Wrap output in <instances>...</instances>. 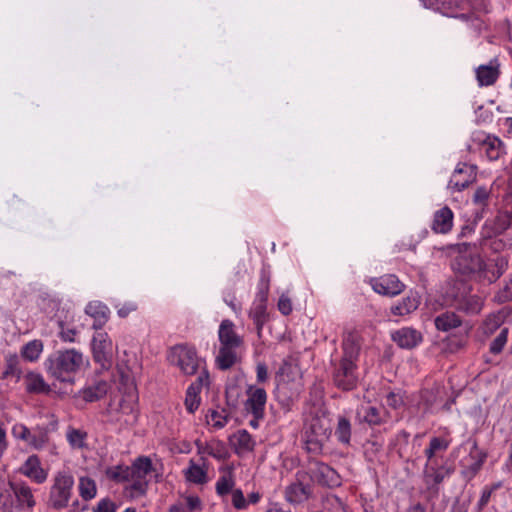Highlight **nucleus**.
Listing matches in <instances>:
<instances>
[{"instance_id": "nucleus-51", "label": "nucleus", "mask_w": 512, "mask_h": 512, "mask_svg": "<svg viewBox=\"0 0 512 512\" xmlns=\"http://www.w3.org/2000/svg\"><path fill=\"white\" fill-rule=\"evenodd\" d=\"M93 512H116V505L109 498L101 499Z\"/></svg>"}, {"instance_id": "nucleus-21", "label": "nucleus", "mask_w": 512, "mask_h": 512, "mask_svg": "<svg viewBox=\"0 0 512 512\" xmlns=\"http://www.w3.org/2000/svg\"><path fill=\"white\" fill-rule=\"evenodd\" d=\"M360 349L361 346L358 341V335L356 333L349 332L342 342L343 355L340 360L356 363L359 358Z\"/></svg>"}, {"instance_id": "nucleus-31", "label": "nucleus", "mask_w": 512, "mask_h": 512, "mask_svg": "<svg viewBox=\"0 0 512 512\" xmlns=\"http://www.w3.org/2000/svg\"><path fill=\"white\" fill-rule=\"evenodd\" d=\"M235 349V347H220L216 357V363L219 369L228 370L236 363L237 355Z\"/></svg>"}, {"instance_id": "nucleus-41", "label": "nucleus", "mask_w": 512, "mask_h": 512, "mask_svg": "<svg viewBox=\"0 0 512 512\" xmlns=\"http://www.w3.org/2000/svg\"><path fill=\"white\" fill-rule=\"evenodd\" d=\"M186 478L195 484H204L207 481V473L204 469L191 461V465L186 471Z\"/></svg>"}, {"instance_id": "nucleus-55", "label": "nucleus", "mask_w": 512, "mask_h": 512, "mask_svg": "<svg viewBox=\"0 0 512 512\" xmlns=\"http://www.w3.org/2000/svg\"><path fill=\"white\" fill-rule=\"evenodd\" d=\"M429 445L436 453H438L440 451H446L449 447V442L440 437H433L431 438Z\"/></svg>"}, {"instance_id": "nucleus-20", "label": "nucleus", "mask_w": 512, "mask_h": 512, "mask_svg": "<svg viewBox=\"0 0 512 512\" xmlns=\"http://www.w3.org/2000/svg\"><path fill=\"white\" fill-rule=\"evenodd\" d=\"M110 388L111 386L107 381L99 380L84 387L80 394L85 402L92 403L104 398Z\"/></svg>"}, {"instance_id": "nucleus-36", "label": "nucleus", "mask_w": 512, "mask_h": 512, "mask_svg": "<svg viewBox=\"0 0 512 512\" xmlns=\"http://www.w3.org/2000/svg\"><path fill=\"white\" fill-rule=\"evenodd\" d=\"M79 494L85 501H89L96 496L97 487L95 481L90 477H81L79 479Z\"/></svg>"}, {"instance_id": "nucleus-18", "label": "nucleus", "mask_w": 512, "mask_h": 512, "mask_svg": "<svg viewBox=\"0 0 512 512\" xmlns=\"http://www.w3.org/2000/svg\"><path fill=\"white\" fill-rule=\"evenodd\" d=\"M218 337L221 346L238 348L243 343L241 337L234 330V323L229 319L221 322Z\"/></svg>"}, {"instance_id": "nucleus-30", "label": "nucleus", "mask_w": 512, "mask_h": 512, "mask_svg": "<svg viewBox=\"0 0 512 512\" xmlns=\"http://www.w3.org/2000/svg\"><path fill=\"white\" fill-rule=\"evenodd\" d=\"M335 436L337 440L346 446L351 443L352 426L350 420L345 416H339L337 426L335 427Z\"/></svg>"}, {"instance_id": "nucleus-37", "label": "nucleus", "mask_w": 512, "mask_h": 512, "mask_svg": "<svg viewBox=\"0 0 512 512\" xmlns=\"http://www.w3.org/2000/svg\"><path fill=\"white\" fill-rule=\"evenodd\" d=\"M250 317L253 319L258 335L260 336L261 329L264 325V323L267 320V312H266V304L264 303V299L259 301L258 304H256L250 311Z\"/></svg>"}, {"instance_id": "nucleus-42", "label": "nucleus", "mask_w": 512, "mask_h": 512, "mask_svg": "<svg viewBox=\"0 0 512 512\" xmlns=\"http://www.w3.org/2000/svg\"><path fill=\"white\" fill-rule=\"evenodd\" d=\"M29 444L35 449H42L49 442V435L47 428L38 427L34 434L30 436Z\"/></svg>"}, {"instance_id": "nucleus-13", "label": "nucleus", "mask_w": 512, "mask_h": 512, "mask_svg": "<svg viewBox=\"0 0 512 512\" xmlns=\"http://www.w3.org/2000/svg\"><path fill=\"white\" fill-rule=\"evenodd\" d=\"M508 258L506 256H497L485 261V267L482 269L481 278L490 283L496 282L507 270Z\"/></svg>"}, {"instance_id": "nucleus-6", "label": "nucleus", "mask_w": 512, "mask_h": 512, "mask_svg": "<svg viewBox=\"0 0 512 512\" xmlns=\"http://www.w3.org/2000/svg\"><path fill=\"white\" fill-rule=\"evenodd\" d=\"M168 359L171 364L179 367L185 375H194L200 366L196 349L187 345L174 346Z\"/></svg>"}, {"instance_id": "nucleus-47", "label": "nucleus", "mask_w": 512, "mask_h": 512, "mask_svg": "<svg viewBox=\"0 0 512 512\" xmlns=\"http://www.w3.org/2000/svg\"><path fill=\"white\" fill-rule=\"evenodd\" d=\"M501 326V318L497 315L489 316L483 325V331L486 335L493 334Z\"/></svg>"}, {"instance_id": "nucleus-23", "label": "nucleus", "mask_w": 512, "mask_h": 512, "mask_svg": "<svg viewBox=\"0 0 512 512\" xmlns=\"http://www.w3.org/2000/svg\"><path fill=\"white\" fill-rule=\"evenodd\" d=\"M85 312L94 319L93 328L95 330L102 329L109 318V309L101 302H90L86 306Z\"/></svg>"}, {"instance_id": "nucleus-39", "label": "nucleus", "mask_w": 512, "mask_h": 512, "mask_svg": "<svg viewBox=\"0 0 512 512\" xmlns=\"http://www.w3.org/2000/svg\"><path fill=\"white\" fill-rule=\"evenodd\" d=\"M227 474L223 475L219 478V480L216 483V491L220 496L227 495L230 493L234 486V479H233V468L227 467Z\"/></svg>"}, {"instance_id": "nucleus-1", "label": "nucleus", "mask_w": 512, "mask_h": 512, "mask_svg": "<svg viewBox=\"0 0 512 512\" xmlns=\"http://www.w3.org/2000/svg\"><path fill=\"white\" fill-rule=\"evenodd\" d=\"M83 364V356L75 349L56 351L46 361L47 371L62 382H73V374Z\"/></svg>"}, {"instance_id": "nucleus-29", "label": "nucleus", "mask_w": 512, "mask_h": 512, "mask_svg": "<svg viewBox=\"0 0 512 512\" xmlns=\"http://www.w3.org/2000/svg\"><path fill=\"white\" fill-rule=\"evenodd\" d=\"M310 494V488L301 482L292 483L286 489V498L292 503H301L307 500Z\"/></svg>"}, {"instance_id": "nucleus-14", "label": "nucleus", "mask_w": 512, "mask_h": 512, "mask_svg": "<svg viewBox=\"0 0 512 512\" xmlns=\"http://www.w3.org/2000/svg\"><path fill=\"white\" fill-rule=\"evenodd\" d=\"M19 473L30 478L38 484L46 481L48 473L41 467L40 459L37 455H30L24 464L19 468Z\"/></svg>"}, {"instance_id": "nucleus-9", "label": "nucleus", "mask_w": 512, "mask_h": 512, "mask_svg": "<svg viewBox=\"0 0 512 512\" xmlns=\"http://www.w3.org/2000/svg\"><path fill=\"white\" fill-rule=\"evenodd\" d=\"M370 283L376 293L388 297L399 295L405 288V285L394 274L372 278Z\"/></svg>"}, {"instance_id": "nucleus-60", "label": "nucleus", "mask_w": 512, "mask_h": 512, "mask_svg": "<svg viewBox=\"0 0 512 512\" xmlns=\"http://www.w3.org/2000/svg\"><path fill=\"white\" fill-rule=\"evenodd\" d=\"M386 402L389 407L396 409L403 404V399L399 394L390 392L386 397Z\"/></svg>"}, {"instance_id": "nucleus-11", "label": "nucleus", "mask_w": 512, "mask_h": 512, "mask_svg": "<svg viewBox=\"0 0 512 512\" xmlns=\"http://www.w3.org/2000/svg\"><path fill=\"white\" fill-rule=\"evenodd\" d=\"M246 394L247 400L244 403V409L248 413L256 415L257 418L260 417L261 414H265V405L267 402L265 389L250 385L247 388Z\"/></svg>"}, {"instance_id": "nucleus-34", "label": "nucleus", "mask_w": 512, "mask_h": 512, "mask_svg": "<svg viewBox=\"0 0 512 512\" xmlns=\"http://www.w3.org/2000/svg\"><path fill=\"white\" fill-rule=\"evenodd\" d=\"M380 409L374 406H362L361 410L358 411V416L361 417V421L369 424L370 426L379 425L382 422L380 415Z\"/></svg>"}, {"instance_id": "nucleus-63", "label": "nucleus", "mask_w": 512, "mask_h": 512, "mask_svg": "<svg viewBox=\"0 0 512 512\" xmlns=\"http://www.w3.org/2000/svg\"><path fill=\"white\" fill-rule=\"evenodd\" d=\"M186 504L191 512L201 509V500L198 496H188L186 498Z\"/></svg>"}, {"instance_id": "nucleus-24", "label": "nucleus", "mask_w": 512, "mask_h": 512, "mask_svg": "<svg viewBox=\"0 0 512 512\" xmlns=\"http://www.w3.org/2000/svg\"><path fill=\"white\" fill-rule=\"evenodd\" d=\"M230 443L235 449V453L240 455L244 452H251L254 450L255 441L251 434L245 430H239L230 437Z\"/></svg>"}, {"instance_id": "nucleus-54", "label": "nucleus", "mask_w": 512, "mask_h": 512, "mask_svg": "<svg viewBox=\"0 0 512 512\" xmlns=\"http://www.w3.org/2000/svg\"><path fill=\"white\" fill-rule=\"evenodd\" d=\"M232 504L236 509H244L247 506L243 492L240 489L232 491Z\"/></svg>"}, {"instance_id": "nucleus-48", "label": "nucleus", "mask_w": 512, "mask_h": 512, "mask_svg": "<svg viewBox=\"0 0 512 512\" xmlns=\"http://www.w3.org/2000/svg\"><path fill=\"white\" fill-rule=\"evenodd\" d=\"M226 404L232 409L238 405L239 392L236 386L227 387L225 390Z\"/></svg>"}, {"instance_id": "nucleus-27", "label": "nucleus", "mask_w": 512, "mask_h": 512, "mask_svg": "<svg viewBox=\"0 0 512 512\" xmlns=\"http://www.w3.org/2000/svg\"><path fill=\"white\" fill-rule=\"evenodd\" d=\"M499 74L498 65H480L476 69V78L480 86L493 85L497 81Z\"/></svg>"}, {"instance_id": "nucleus-49", "label": "nucleus", "mask_w": 512, "mask_h": 512, "mask_svg": "<svg viewBox=\"0 0 512 512\" xmlns=\"http://www.w3.org/2000/svg\"><path fill=\"white\" fill-rule=\"evenodd\" d=\"M210 417L214 421V427L222 428L227 423L229 414L226 412V409H222L221 412L212 410L210 413Z\"/></svg>"}, {"instance_id": "nucleus-25", "label": "nucleus", "mask_w": 512, "mask_h": 512, "mask_svg": "<svg viewBox=\"0 0 512 512\" xmlns=\"http://www.w3.org/2000/svg\"><path fill=\"white\" fill-rule=\"evenodd\" d=\"M24 384L26 392L29 394H49L51 392L50 386L45 382L44 378L34 372H29L24 377Z\"/></svg>"}, {"instance_id": "nucleus-12", "label": "nucleus", "mask_w": 512, "mask_h": 512, "mask_svg": "<svg viewBox=\"0 0 512 512\" xmlns=\"http://www.w3.org/2000/svg\"><path fill=\"white\" fill-rule=\"evenodd\" d=\"M209 374L206 369H203L201 374L198 376L195 383H192L186 392L185 406L189 413H194L200 405L199 394L204 384H208Z\"/></svg>"}, {"instance_id": "nucleus-38", "label": "nucleus", "mask_w": 512, "mask_h": 512, "mask_svg": "<svg viewBox=\"0 0 512 512\" xmlns=\"http://www.w3.org/2000/svg\"><path fill=\"white\" fill-rule=\"evenodd\" d=\"M511 225L508 214H503V212H499L493 220H488L484 224V226H489L493 232L500 234H505Z\"/></svg>"}, {"instance_id": "nucleus-40", "label": "nucleus", "mask_w": 512, "mask_h": 512, "mask_svg": "<svg viewBox=\"0 0 512 512\" xmlns=\"http://www.w3.org/2000/svg\"><path fill=\"white\" fill-rule=\"evenodd\" d=\"M43 349V344L40 340H33L27 343L21 351L22 357L29 361H34L38 359L41 351Z\"/></svg>"}, {"instance_id": "nucleus-16", "label": "nucleus", "mask_w": 512, "mask_h": 512, "mask_svg": "<svg viewBox=\"0 0 512 512\" xmlns=\"http://www.w3.org/2000/svg\"><path fill=\"white\" fill-rule=\"evenodd\" d=\"M105 337L106 334H98L92 340L93 359L102 367L109 365L111 359V343Z\"/></svg>"}, {"instance_id": "nucleus-62", "label": "nucleus", "mask_w": 512, "mask_h": 512, "mask_svg": "<svg viewBox=\"0 0 512 512\" xmlns=\"http://www.w3.org/2000/svg\"><path fill=\"white\" fill-rule=\"evenodd\" d=\"M491 495H492V489H484L483 492H482V495L480 497V500L478 501V504H477V509L478 511H483V509L486 507V505L488 504L490 498H491Z\"/></svg>"}, {"instance_id": "nucleus-33", "label": "nucleus", "mask_w": 512, "mask_h": 512, "mask_svg": "<svg viewBox=\"0 0 512 512\" xmlns=\"http://www.w3.org/2000/svg\"><path fill=\"white\" fill-rule=\"evenodd\" d=\"M418 306V298L408 296L403 298L397 305H393L391 307V313L397 316H404L416 310Z\"/></svg>"}, {"instance_id": "nucleus-52", "label": "nucleus", "mask_w": 512, "mask_h": 512, "mask_svg": "<svg viewBox=\"0 0 512 512\" xmlns=\"http://www.w3.org/2000/svg\"><path fill=\"white\" fill-rule=\"evenodd\" d=\"M208 455H210L218 460H222V459H226V457L228 456V453H227V450L225 449L224 444L222 442L218 441L215 446H213L211 449H209Z\"/></svg>"}, {"instance_id": "nucleus-28", "label": "nucleus", "mask_w": 512, "mask_h": 512, "mask_svg": "<svg viewBox=\"0 0 512 512\" xmlns=\"http://www.w3.org/2000/svg\"><path fill=\"white\" fill-rule=\"evenodd\" d=\"M130 469V479L131 478H142L146 479V476L153 470L152 461L147 456H140L131 466Z\"/></svg>"}, {"instance_id": "nucleus-3", "label": "nucleus", "mask_w": 512, "mask_h": 512, "mask_svg": "<svg viewBox=\"0 0 512 512\" xmlns=\"http://www.w3.org/2000/svg\"><path fill=\"white\" fill-rule=\"evenodd\" d=\"M332 433L331 423L324 414H315L305 426L306 444L310 451H319Z\"/></svg>"}, {"instance_id": "nucleus-50", "label": "nucleus", "mask_w": 512, "mask_h": 512, "mask_svg": "<svg viewBox=\"0 0 512 512\" xmlns=\"http://www.w3.org/2000/svg\"><path fill=\"white\" fill-rule=\"evenodd\" d=\"M11 433L15 438L21 439L24 441H29L30 436H31L30 430L24 424H21V423L15 424L12 427Z\"/></svg>"}, {"instance_id": "nucleus-43", "label": "nucleus", "mask_w": 512, "mask_h": 512, "mask_svg": "<svg viewBox=\"0 0 512 512\" xmlns=\"http://www.w3.org/2000/svg\"><path fill=\"white\" fill-rule=\"evenodd\" d=\"M508 334V328L504 327L500 330V333L495 337V339L490 344L489 350L492 354H499L503 350L507 342Z\"/></svg>"}, {"instance_id": "nucleus-57", "label": "nucleus", "mask_w": 512, "mask_h": 512, "mask_svg": "<svg viewBox=\"0 0 512 512\" xmlns=\"http://www.w3.org/2000/svg\"><path fill=\"white\" fill-rule=\"evenodd\" d=\"M133 481L131 484V490L135 491L138 495H144L146 493L148 482L142 478H131Z\"/></svg>"}, {"instance_id": "nucleus-44", "label": "nucleus", "mask_w": 512, "mask_h": 512, "mask_svg": "<svg viewBox=\"0 0 512 512\" xmlns=\"http://www.w3.org/2000/svg\"><path fill=\"white\" fill-rule=\"evenodd\" d=\"M87 433L79 429H70L67 433V439L72 447L83 448L85 446V438Z\"/></svg>"}, {"instance_id": "nucleus-64", "label": "nucleus", "mask_w": 512, "mask_h": 512, "mask_svg": "<svg viewBox=\"0 0 512 512\" xmlns=\"http://www.w3.org/2000/svg\"><path fill=\"white\" fill-rule=\"evenodd\" d=\"M424 454L427 458L426 464L438 463L439 459L436 457L437 453L430 447V445L425 449Z\"/></svg>"}, {"instance_id": "nucleus-61", "label": "nucleus", "mask_w": 512, "mask_h": 512, "mask_svg": "<svg viewBox=\"0 0 512 512\" xmlns=\"http://www.w3.org/2000/svg\"><path fill=\"white\" fill-rule=\"evenodd\" d=\"M256 372L258 383H264L268 379V369L265 363H258Z\"/></svg>"}, {"instance_id": "nucleus-53", "label": "nucleus", "mask_w": 512, "mask_h": 512, "mask_svg": "<svg viewBox=\"0 0 512 512\" xmlns=\"http://www.w3.org/2000/svg\"><path fill=\"white\" fill-rule=\"evenodd\" d=\"M487 145L486 153L490 159H498L499 158V147L501 146V141L497 138L494 139L493 142H484Z\"/></svg>"}, {"instance_id": "nucleus-45", "label": "nucleus", "mask_w": 512, "mask_h": 512, "mask_svg": "<svg viewBox=\"0 0 512 512\" xmlns=\"http://www.w3.org/2000/svg\"><path fill=\"white\" fill-rule=\"evenodd\" d=\"M19 359L17 355H10L6 359V369L3 372L2 378H7L9 376H20V369L18 368Z\"/></svg>"}, {"instance_id": "nucleus-35", "label": "nucleus", "mask_w": 512, "mask_h": 512, "mask_svg": "<svg viewBox=\"0 0 512 512\" xmlns=\"http://www.w3.org/2000/svg\"><path fill=\"white\" fill-rule=\"evenodd\" d=\"M105 474L108 479H110L116 483H123V482L130 481L129 466L117 465L114 467H108L105 470Z\"/></svg>"}, {"instance_id": "nucleus-59", "label": "nucleus", "mask_w": 512, "mask_h": 512, "mask_svg": "<svg viewBox=\"0 0 512 512\" xmlns=\"http://www.w3.org/2000/svg\"><path fill=\"white\" fill-rule=\"evenodd\" d=\"M489 198V190L486 187H479L474 193L473 201L476 204L485 205V202Z\"/></svg>"}, {"instance_id": "nucleus-4", "label": "nucleus", "mask_w": 512, "mask_h": 512, "mask_svg": "<svg viewBox=\"0 0 512 512\" xmlns=\"http://www.w3.org/2000/svg\"><path fill=\"white\" fill-rule=\"evenodd\" d=\"M73 486L74 479L71 475L65 472L57 473L50 489L48 505L55 510L67 507Z\"/></svg>"}, {"instance_id": "nucleus-19", "label": "nucleus", "mask_w": 512, "mask_h": 512, "mask_svg": "<svg viewBox=\"0 0 512 512\" xmlns=\"http://www.w3.org/2000/svg\"><path fill=\"white\" fill-rule=\"evenodd\" d=\"M483 306L481 297L478 295H472L470 293H464L461 296L455 297V307L458 311L466 314H478Z\"/></svg>"}, {"instance_id": "nucleus-5", "label": "nucleus", "mask_w": 512, "mask_h": 512, "mask_svg": "<svg viewBox=\"0 0 512 512\" xmlns=\"http://www.w3.org/2000/svg\"><path fill=\"white\" fill-rule=\"evenodd\" d=\"M454 472L455 466L448 461L425 464L423 470V482L427 491L433 496H438L440 492V485L445 478L451 476Z\"/></svg>"}, {"instance_id": "nucleus-46", "label": "nucleus", "mask_w": 512, "mask_h": 512, "mask_svg": "<svg viewBox=\"0 0 512 512\" xmlns=\"http://www.w3.org/2000/svg\"><path fill=\"white\" fill-rule=\"evenodd\" d=\"M487 457L486 453H481V459L476 460L472 463L467 469L462 471V475L466 480H471L481 469L485 459Z\"/></svg>"}, {"instance_id": "nucleus-8", "label": "nucleus", "mask_w": 512, "mask_h": 512, "mask_svg": "<svg viewBox=\"0 0 512 512\" xmlns=\"http://www.w3.org/2000/svg\"><path fill=\"white\" fill-rule=\"evenodd\" d=\"M478 245L482 251L500 253L512 247V237L493 232L489 226H483Z\"/></svg>"}, {"instance_id": "nucleus-56", "label": "nucleus", "mask_w": 512, "mask_h": 512, "mask_svg": "<svg viewBox=\"0 0 512 512\" xmlns=\"http://www.w3.org/2000/svg\"><path fill=\"white\" fill-rule=\"evenodd\" d=\"M278 309L283 315H289L292 312L291 299L284 294L281 295L278 301Z\"/></svg>"}, {"instance_id": "nucleus-32", "label": "nucleus", "mask_w": 512, "mask_h": 512, "mask_svg": "<svg viewBox=\"0 0 512 512\" xmlns=\"http://www.w3.org/2000/svg\"><path fill=\"white\" fill-rule=\"evenodd\" d=\"M316 473L318 482L323 485L332 486L338 482L337 472L326 464L318 465Z\"/></svg>"}, {"instance_id": "nucleus-22", "label": "nucleus", "mask_w": 512, "mask_h": 512, "mask_svg": "<svg viewBox=\"0 0 512 512\" xmlns=\"http://www.w3.org/2000/svg\"><path fill=\"white\" fill-rule=\"evenodd\" d=\"M9 487L13 491L20 506L25 505L29 509L35 506L36 502L32 490L25 482L9 481Z\"/></svg>"}, {"instance_id": "nucleus-7", "label": "nucleus", "mask_w": 512, "mask_h": 512, "mask_svg": "<svg viewBox=\"0 0 512 512\" xmlns=\"http://www.w3.org/2000/svg\"><path fill=\"white\" fill-rule=\"evenodd\" d=\"M333 365V382L336 387L343 391H350L356 388L358 382L356 363L340 360Z\"/></svg>"}, {"instance_id": "nucleus-58", "label": "nucleus", "mask_w": 512, "mask_h": 512, "mask_svg": "<svg viewBox=\"0 0 512 512\" xmlns=\"http://www.w3.org/2000/svg\"><path fill=\"white\" fill-rule=\"evenodd\" d=\"M59 326L61 329L59 332L61 339L65 342H74L77 331L75 329H65L62 321L59 322Z\"/></svg>"}, {"instance_id": "nucleus-26", "label": "nucleus", "mask_w": 512, "mask_h": 512, "mask_svg": "<svg viewBox=\"0 0 512 512\" xmlns=\"http://www.w3.org/2000/svg\"><path fill=\"white\" fill-rule=\"evenodd\" d=\"M434 325L437 330L448 332L462 325L461 318L453 311H445L434 318Z\"/></svg>"}, {"instance_id": "nucleus-2", "label": "nucleus", "mask_w": 512, "mask_h": 512, "mask_svg": "<svg viewBox=\"0 0 512 512\" xmlns=\"http://www.w3.org/2000/svg\"><path fill=\"white\" fill-rule=\"evenodd\" d=\"M449 251L457 254L454 260V269L462 275L477 274L481 277L485 261L478 252L477 244L457 243L447 247Z\"/></svg>"}, {"instance_id": "nucleus-17", "label": "nucleus", "mask_w": 512, "mask_h": 512, "mask_svg": "<svg viewBox=\"0 0 512 512\" xmlns=\"http://www.w3.org/2000/svg\"><path fill=\"white\" fill-rule=\"evenodd\" d=\"M453 227V212L448 206L436 211L431 229L436 234H447Z\"/></svg>"}, {"instance_id": "nucleus-10", "label": "nucleus", "mask_w": 512, "mask_h": 512, "mask_svg": "<svg viewBox=\"0 0 512 512\" xmlns=\"http://www.w3.org/2000/svg\"><path fill=\"white\" fill-rule=\"evenodd\" d=\"M476 166L459 164L449 181L448 188L454 191H462L476 180Z\"/></svg>"}, {"instance_id": "nucleus-15", "label": "nucleus", "mask_w": 512, "mask_h": 512, "mask_svg": "<svg viewBox=\"0 0 512 512\" xmlns=\"http://www.w3.org/2000/svg\"><path fill=\"white\" fill-rule=\"evenodd\" d=\"M392 340L401 348L412 349L422 341V334L414 328L404 327L392 333Z\"/></svg>"}]
</instances>
